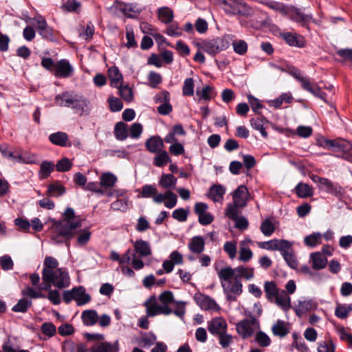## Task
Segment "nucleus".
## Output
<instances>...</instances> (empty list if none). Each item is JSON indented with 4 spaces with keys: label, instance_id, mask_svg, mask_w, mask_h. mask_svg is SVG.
<instances>
[{
    "label": "nucleus",
    "instance_id": "obj_1",
    "mask_svg": "<svg viewBox=\"0 0 352 352\" xmlns=\"http://www.w3.org/2000/svg\"><path fill=\"white\" fill-rule=\"evenodd\" d=\"M81 226L78 221L75 220V212L72 208H67L64 212V219L56 223L55 230L52 236L54 243H60V236L73 239L77 233L76 230Z\"/></svg>",
    "mask_w": 352,
    "mask_h": 352
},
{
    "label": "nucleus",
    "instance_id": "obj_2",
    "mask_svg": "<svg viewBox=\"0 0 352 352\" xmlns=\"http://www.w3.org/2000/svg\"><path fill=\"white\" fill-rule=\"evenodd\" d=\"M226 298L229 302H234L243 292L241 280L233 279L231 274L224 273L215 267Z\"/></svg>",
    "mask_w": 352,
    "mask_h": 352
},
{
    "label": "nucleus",
    "instance_id": "obj_3",
    "mask_svg": "<svg viewBox=\"0 0 352 352\" xmlns=\"http://www.w3.org/2000/svg\"><path fill=\"white\" fill-rule=\"evenodd\" d=\"M55 102L59 107H71L81 113L85 111V109L89 104V100L82 96L74 94L69 91H65L55 97Z\"/></svg>",
    "mask_w": 352,
    "mask_h": 352
},
{
    "label": "nucleus",
    "instance_id": "obj_4",
    "mask_svg": "<svg viewBox=\"0 0 352 352\" xmlns=\"http://www.w3.org/2000/svg\"><path fill=\"white\" fill-rule=\"evenodd\" d=\"M233 34H226L221 37L206 39L198 45L199 47L211 56H214L221 51L226 50L230 45Z\"/></svg>",
    "mask_w": 352,
    "mask_h": 352
},
{
    "label": "nucleus",
    "instance_id": "obj_5",
    "mask_svg": "<svg viewBox=\"0 0 352 352\" xmlns=\"http://www.w3.org/2000/svg\"><path fill=\"white\" fill-rule=\"evenodd\" d=\"M287 72L289 75L294 77L298 80L302 88L313 94L314 96L319 98L320 99L327 101V94L322 91L321 88L316 85H313L309 77L303 75V73L298 68L295 67H288Z\"/></svg>",
    "mask_w": 352,
    "mask_h": 352
},
{
    "label": "nucleus",
    "instance_id": "obj_6",
    "mask_svg": "<svg viewBox=\"0 0 352 352\" xmlns=\"http://www.w3.org/2000/svg\"><path fill=\"white\" fill-rule=\"evenodd\" d=\"M219 6L228 15L250 16L253 13L251 7L243 0H217Z\"/></svg>",
    "mask_w": 352,
    "mask_h": 352
},
{
    "label": "nucleus",
    "instance_id": "obj_7",
    "mask_svg": "<svg viewBox=\"0 0 352 352\" xmlns=\"http://www.w3.org/2000/svg\"><path fill=\"white\" fill-rule=\"evenodd\" d=\"M309 178L317 184L318 188L322 191H324L337 197H341L343 194V189L338 183H333L327 178L314 174L309 175Z\"/></svg>",
    "mask_w": 352,
    "mask_h": 352
},
{
    "label": "nucleus",
    "instance_id": "obj_8",
    "mask_svg": "<svg viewBox=\"0 0 352 352\" xmlns=\"http://www.w3.org/2000/svg\"><path fill=\"white\" fill-rule=\"evenodd\" d=\"M250 319H243L236 325V330L242 339L251 337L254 333L252 326L258 323L256 318L250 314Z\"/></svg>",
    "mask_w": 352,
    "mask_h": 352
},
{
    "label": "nucleus",
    "instance_id": "obj_9",
    "mask_svg": "<svg viewBox=\"0 0 352 352\" xmlns=\"http://www.w3.org/2000/svg\"><path fill=\"white\" fill-rule=\"evenodd\" d=\"M51 274L52 283L55 287L63 289L70 285L69 274L63 268L56 269Z\"/></svg>",
    "mask_w": 352,
    "mask_h": 352
},
{
    "label": "nucleus",
    "instance_id": "obj_10",
    "mask_svg": "<svg viewBox=\"0 0 352 352\" xmlns=\"http://www.w3.org/2000/svg\"><path fill=\"white\" fill-rule=\"evenodd\" d=\"M289 15L292 21L300 23L302 27H307L309 22L314 21L311 14H305L301 8L294 6L289 8Z\"/></svg>",
    "mask_w": 352,
    "mask_h": 352
},
{
    "label": "nucleus",
    "instance_id": "obj_11",
    "mask_svg": "<svg viewBox=\"0 0 352 352\" xmlns=\"http://www.w3.org/2000/svg\"><path fill=\"white\" fill-rule=\"evenodd\" d=\"M228 324L224 318L221 317H216L210 322H208V329L209 332L213 336H218L219 335L226 333L227 331Z\"/></svg>",
    "mask_w": 352,
    "mask_h": 352
},
{
    "label": "nucleus",
    "instance_id": "obj_12",
    "mask_svg": "<svg viewBox=\"0 0 352 352\" xmlns=\"http://www.w3.org/2000/svg\"><path fill=\"white\" fill-rule=\"evenodd\" d=\"M74 68L66 59H61L55 65L54 76L58 78H68L72 75Z\"/></svg>",
    "mask_w": 352,
    "mask_h": 352
},
{
    "label": "nucleus",
    "instance_id": "obj_13",
    "mask_svg": "<svg viewBox=\"0 0 352 352\" xmlns=\"http://www.w3.org/2000/svg\"><path fill=\"white\" fill-rule=\"evenodd\" d=\"M196 303L204 310H219V307L216 301L210 297L201 294H196L194 296Z\"/></svg>",
    "mask_w": 352,
    "mask_h": 352
},
{
    "label": "nucleus",
    "instance_id": "obj_14",
    "mask_svg": "<svg viewBox=\"0 0 352 352\" xmlns=\"http://www.w3.org/2000/svg\"><path fill=\"white\" fill-rule=\"evenodd\" d=\"M249 197V192L244 185L239 186L233 192V202L236 206L245 207Z\"/></svg>",
    "mask_w": 352,
    "mask_h": 352
},
{
    "label": "nucleus",
    "instance_id": "obj_15",
    "mask_svg": "<svg viewBox=\"0 0 352 352\" xmlns=\"http://www.w3.org/2000/svg\"><path fill=\"white\" fill-rule=\"evenodd\" d=\"M36 28L39 34L45 39L52 41L54 39L53 29L50 27L46 20L42 16H38L36 19Z\"/></svg>",
    "mask_w": 352,
    "mask_h": 352
},
{
    "label": "nucleus",
    "instance_id": "obj_16",
    "mask_svg": "<svg viewBox=\"0 0 352 352\" xmlns=\"http://www.w3.org/2000/svg\"><path fill=\"white\" fill-rule=\"evenodd\" d=\"M145 147L151 153H158L164 150V141L159 135H153L146 140Z\"/></svg>",
    "mask_w": 352,
    "mask_h": 352
},
{
    "label": "nucleus",
    "instance_id": "obj_17",
    "mask_svg": "<svg viewBox=\"0 0 352 352\" xmlns=\"http://www.w3.org/2000/svg\"><path fill=\"white\" fill-rule=\"evenodd\" d=\"M164 202L165 207L174 208L177 202V195L171 190H166L164 193H160L155 199V203L162 204Z\"/></svg>",
    "mask_w": 352,
    "mask_h": 352
},
{
    "label": "nucleus",
    "instance_id": "obj_18",
    "mask_svg": "<svg viewBox=\"0 0 352 352\" xmlns=\"http://www.w3.org/2000/svg\"><path fill=\"white\" fill-rule=\"evenodd\" d=\"M294 243L288 241V244L285 245L286 248L283 250H280L284 260L287 263L289 267L292 269H296L298 267V261L294 254L292 246Z\"/></svg>",
    "mask_w": 352,
    "mask_h": 352
},
{
    "label": "nucleus",
    "instance_id": "obj_19",
    "mask_svg": "<svg viewBox=\"0 0 352 352\" xmlns=\"http://www.w3.org/2000/svg\"><path fill=\"white\" fill-rule=\"evenodd\" d=\"M282 38L290 46L303 47L305 46V38L296 33L286 32L281 34Z\"/></svg>",
    "mask_w": 352,
    "mask_h": 352
},
{
    "label": "nucleus",
    "instance_id": "obj_20",
    "mask_svg": "<svg viewBox=\"0 0 352 352\" xmlns=\"http://www.w3.org/2000/svg\"><path fill=\"white\" fill-rule=\"evenodd\" d=\"M288 244V241L285 239H272L268 241L258 243V247L268 250H283Z\"/></svg>",
    "mask_w": 352,
    "mask_h": 352
},
{
    "label": "nucleus",
    "instance_id": "obj_21",
    "mask_svg": "<svg viewBox=\"0 0 352 352\" xmlns=\"http://www.w3.org/2000/svg\"><path fill=\"white\" fill-rule=\"evenodd\" d=\"M119 344L118 341L113 343L108 342H100L94 345L90 352H118Z\"/></svg>",
    "mask_w": 352,
    "mask_h": 352
},
{
    "label": "nucleus",
    "instance_id": "obj_22",
    "mask_svg": "<svg viewBox=\"0 0 352 352\" xmlns=\"http://www.w3.org/2000/svg\"><path fill=\"white\" fill-rule=\"evenodd\" d=\"M74 292L75 301L78 306H82L91 301V296L86 292V289L83 286L74 287Z\"/></svg>",
    "mask_w": 352,
    "mask_h": 352
},
{
    "label": "nucleus",
    "instance_id": "obj_23",
    "mask_svg": "<svg viewBox=\"0 0 352 352\" xmlns=\"http://www.w3.org/2000/svg\"><path fill=\"white\" fill-rule=\"evenodd\" d=\"M49 140L55 145L60 146H71V143L69 142L68 135L62 131H58L50 135Z\"/></svg>",
    "mask_w": 352,
    "mask_h": 352
},
{
    "label": "nucleus",
    "instance_id": "obj_24",
    "mask_svg": "<svg viewBox=\"0 0 352 352\" xmlns=\"http://www.w3.org/2000/svg\"><path fill=\"white\" fill-rule=\"evenodd\" d=\"M310 262L314 270H319L326 267L327 259L322 253L316 252L310 254Z\"/></svg>",
    "mask_w": 352,
    "mask_h": 352
},
{
    "label": "nucleus",
    "instance_id": "obj_25",
    "mask_svg": "<svg viewBox=\"0 0 352 352\" xmlns=\"http://www.w3.org/2000/svg\"><path fill=\"white\" fill-rule=\"evenodd\" d=\"M188 247L190 251L195 254H201L205 248V241L201 236H193L189 242Z\"/></svg>",
    "mask_w": 352,
    "mask_h": 352
},
{
    "label": "nucleus",
    "instance_id": "obj_26",
    "mask_svg": "<svg viewBox=\"0 0 352 352\" xmlns=\"http://www.w3.org/2000/svg\"><path fill=\"white\" fill-rule=\"evenodd\" d=\"M250 239H245L240 242L239 259L243 262L249 261L253 256L252 250L247 247V245L252 243Z\"/></svg>",
    "mask_w": 352,
    "mask_h": 352
},
{
    "label": "nucleus",
    "instance_id": "obj_27",
    "mask_svg": "<svg viewBox=\"0 0 352 352\" xmlns=\"http://www.w3.org/2000/svg\"><path fill=\"white\" fill-rule=\"evenodd\" d=\"M58 265V262L57 260L52 256H46L44 263L43 267L42 270V274H44L45 278H49L51 276L52 272L55 271L56 269H58L57 267Z\"/></svg>",
    "mask_w": 352,
    "mask_h": 352
},
{
    "label": "nucleus",
    "instance_id": "obj_28",
    "mask_svg": "<svg viewBox=\"0 0 352 352\" xmlns=\"http://www.w3.org/2000/svg\"><path fill=\"white\" fill-rule=\"evenodd\" d=\"M272 333L280 338L285 337L289 332L288 324L282 320H278L272 327Z\"/></svg>",
    "mask_w": 352,
    "mask_h": 352
},
{
    "label": "nucleus",
    "instance_id": "obj_29",
    "mask_svg": "<svg viewBox=\"0 0 352 352\" xmlns=\"http://www.w3.org/2000/svg\"><path fill=\"white\" fill-rule=\"evenodd\" d=\"M118 181L117 177L111 172L103 173L100 177V186L102 189H107L114 186Z\"/></svg>",
    "mask_w": 352,
    "mask_h": 352
},
{
    "label": "nucleus",
    "instance_id": "obj_30",
    "mask_svg": "<svg viewBox=\"0 0 352 352\" xmlns=\"http://www.w3.org/2000/svg\"><path fill=\"white\" fill-rule=\"evenodd\" d=\"M135 253L140 257H146L151 254V249L148 242L142 239L137 240L134 243Z\"/></svg>",
    "mask_w": 352,
    "mask_h": 352
},
{
    "label": "nucleus",
    "instance_id": "obj_31",
    "mask_svg": "<svg viewBox=\"0 0 352 352\" xmlns=\"http://www.w3.org/2000/svg\"><path fill=\"white\" fill-rule=\"evenodd\" d=\"M144 306L146 309L147 317H154L160 314V305L157 303L155 296H151L149 299L144 302Z\"/></svg>",
    "mask_w": 352,
    "mask_h": 352
},
{
    "label": "nucleus",
    "instance_id": "obj_32",
    "mask_svg": "<svg viewBox=\"0 0 352 352\" xmlns=\"http://www.w3.org/2000/svg\"><path fill=\"white\" fill-rule=\"evenodd\" d=\"M177 181V178L173 174H162L158 184L164 189H173L176 186Z\"/></svg>",
    "mask_w": 352,
    "mask_h": 352
},
{
    "label": "nucleus",
    "instance_id": "obj_33",
    "mask_svg": "<svg viewBox=\"0 0 352 352\" xmlns=\"http://www.w3.org/2000/svg\"><path fill=\"white\" fill-rule=\"evenodd\" d=\"M295 192L300 198H307L314 195V189L309 184L299 182L295 187Z\"/></svg>",
    "mask_w": 352,
    "mask_h": 352
},
{
    "label": "nucleus",
    "instance_id": "obj_34",
    "mask_svg": "<svg viewBox=\"0 0 352 352\" xmlns=\"http://www.w3.org/2000/svg\"><path fill=\"white\" fill-rule=\"evenodd\" d=\"M157 188L153 184H145L141 188L140 194L138 197L141 198H152L155 203V199L160 195Z\"/></svg>",
    "mask_w": 352,
    "mask_h": 352
},
{
    "label": "nucleus",
    "instance_id": "obj_35",
    "mask_svg": "<svg viewBox=\"0 0 352 352\" xmlns=\"http://www.w3.org/2000/svg\"><path fill=\"white\" fill-rule=\"evenodd\" d=\"M81 318L85 325L93 326L98 322V315L96 310L87 309L82 311Z\"/></svg>",
    "mask_w": 352,
    "mask_h": 352
},
{
    "label": "nucleus",
    "instance_id": "obj_36",
    "mask_svg": "<svg viewBox=\"0 0 352 352\" xmlns=\"http://www.w3.org/2000/svg\"><path fill=\"white\" fill-rule=\"evenodd\" d=\"M274 300L284 311H287L291 308V298L284 291L278 294Z\"/></svg>",
    "mask_w": 352,
    "mask_h": 352
},
{
    "label": "nucleus",
    "instance_id": "obj_37",
    "mask_svg": "<svg viewBox=\"0 0 352 352\" xmlns=\"http://www.w3.org/2000/svg\"><path fill=\"white\" fill-rule=\"evenodd\" d=\"M108 76L111 79V85L114 87H118L123 80L122 74L120 73L118 67L116 66L109 68Z\"/></svg>",
    "mask_w": 352,
    "mask_h": 352
},
{
    "label": "nucleus",
    "instance_id": "obj_38",
    "mask_svg": "<svg viewBox=\"0 0 352 352\" xmlns=\"http://www.w3.org/2000/svg\"><path fill=\"white\" fill-rule=\"evenodd\" d=\"M226 193L225 188L220 184L212 185L209 190V197L214 201L221 200Z\"/></svg>",
    "mask_w": 352,
    "mask_h": 352
},
{
    "label": "nucleus",
    "instance_id": "obj_39",
    "mask_svg": "<svg viewBox=\"0 0 352 352\" xmlns=\"http://www.w3.org/2000/svg\"><path fill=\"white\" fill-rule=\"evenodd\" d=\"M113 133L115 138L120 141H123L129 136L127 124L123 122H118L115 124Z\"/></svg>",
    "mask_w": 352,
    "mask_h": 352
},
{
    "label": "nucleus",
    "instance_id": "obj_40",
    "mask_svg": "<svg viewBox=\"0 0 352 352\" xmlns=\"http://www.w3.org/2000/svg\"><path fill=\"white\" fill-rule=\"evenodd\" d=\"M1 155L12 162L28 163V161H27L21 153L16 151L3 149L1 147Z\"/></svg>",
    "mask_w": 352,
    "mask_h": 352
},
{
    "label": "nucleus",
    "instance_id": "obj_41",
    "mask_svg": "<svg viewBox=\"0 0 352 352\" xmlns=\"http://www.w3.org/2000/svg\"><path fill=\"white\" fill-rule=\"evenodd\" d=\"M219 270L224 273L228 272V274H231V276L233 277V279L241 280V278L243 276V273L244 271H247V267L243 265H239L235 268H232L230 266H227Z\"/></svg>",
    "mask_w": 352,
    "mask_h": 352
},
{
    "label": "nucleus",
    "instance_id": "obj_42",
    "mask_svg": "<svg viewBox=\"0 0 352 352\" xmlns=\"http://www.w3.org/2000/svg\"><path fill=\"white\" fill-rule=\"evenodd\" d=\"M230 44H232L233 47V51L240 55L243 56L246 54L248 48V43L246 41L242 39H235V36L232 38Z\"/></svg>",
    "mask_w": 352,
    "mask_h": 352
},
{
    "label": "nucleus",
    "instance_id": "obj_43",
    "mask_svg": "<svg viewBox=\"0 0 352 352\" xmlns=\"http://www.w3.org/2000/svg\"><path fill=\"white\" fill-rule=\"evenodd\" d=\"M160 20L163 23H170L173 19V11L168 7L160 8L157 10Z\"/></svg>",
    "mask_w": 352,
    "mask_h": 352
},
{
    "label": "nucleus",
    "instance_id": "obj_44",
    "mask_svg": "<svg viewBox=\"0 0 352 352\" xmlns=\"http://www.w3.org/2000/svg\"><path fill=\"white\" fill-rule=\"evenodd\" d=\"M153 158V164L157 167H163L168 162H171V158L169 157L167 151L163 150L158 153Z\"/></svg>",
    "mask_w": 352,
    "mask_h": 352
},
{
    "label": "nucleus",
    "instance_id": "obj_45",
    "mask_svg": "<svg viewBox=\"0 0 352 352\" xmlns=\"http://www.w3.org/2000/svg\"><path fill=\"white\" fill-rule=\"evenodd\" d=\"M264 290L265 292L266 298L270 301H273L278 294L276 285L273 281L265 282L264 285Z\"/></svg>",
    "mask_w": 352,
    "mask_h": 352
},
{
    "label": "nucleus",
    "instance_id": "obj_46",
    "mask_svg": "<svg viewBox=\"0 0 352 352\" xmlns=\"http://www.w3.org/2000/svg\"><path fill=\"white\" fill-rule=\"evenodd\" d=\"M54 170V164L52 162L43 161L40 165V175L42 178H47L50 173Z\"/></svg>",
    "mask_w": 352,
    "mask_h": 352
},
{
    "label": "nucleus",
    "instance_id": "obj_47",
    "mask_svg": "<svg viewBox=\"0 0 352 352\" xmlns=\"http://www.w3.org/2000/svg\"><path fill=\"white\" fill-rule=\"evenodd\" d=\"M65 192V188L58 184H52L48 186L47 195L50 197H59Z\"/></svg>",
    "mask_w": 352,
    "mask_h": 352
},
{
    "label": "nucleus",
    "instance_id": "obj_48",
    "mask_svg": "<svg viewBox=\"0 0 352 352\" xmlns=\"http://www.w3.org/2000/svg\"><path fill=\"white\" fill-rule=\"evenodd\" d=\"M31 305V300L25 298H21L14 306H13L12 310L14 312L25 313Z\"/></svg>",
    "mask_w": 352,
    "mask_h": 352
},
{
    "label": "nucleus",
    "instance_id": "obj_49",
    "mask_svg": "<svg viewBox=\"0 0 352 352\" xmlns=\"http://www.w3.org/2000/svg\"><path fill=\"white\" fill-rule=\"evenodd\" d=\"M123 13L129 18H135L141 10L133 3L126 4L122 8Z\"/></svg>",
    "mask_w": 352,
    "mask_h": 352
},
{
    "label": "nucleus",
    "instance_id": "obj_50",
    "mask_svg": "<svg viewBox=\"0 0 352 352\" xmlns=\"http://www.w3.org/2000/svg\"><path fill=\"white\" fill-rule=\"evenodd\" d=\"M117 88H118L119 94L123 100L126 102L132 101L133 98V91L129 86H122L120 84Z\"/></svg>",
    "mask_w": 352,
    "mask_h": 352
},
{
    "label": "nucleus",
    "instance_id": "obj_51",
    "mask_svg": "<svg viewBox=\"0 0 352 352\" xmlns=\"http://www.w3.org/2000/svg\"><path fill=\"white\" fill-rule=\"evenodd\" d=\"M188 214H189V209L179 208L175 209L173 212L172 217L174 219H175L179 222H184L187 220Z\"/></svg>",
    "mask_w": 352,
    "mask_h": 352
},
{
    "label": "nucleus",
    "instance_id": "obj_52",
    "mask_svg": "<svg viewBox=\"0 0 352 352\" xmlns=\"http://www.w3.org/2000/svg\"><path fill=\"white\" fill-rule=\"evenodd\" d=\"M255 341L261 347H267L271 344V339L270 337L263 331H258L256 334Z\"/></svg>",
    "mask_w": 352,
    "mask_h": 352
},
{
    "label": "nucleus",
    "instance_id": "obj_53",
    "mask_svg": "<svg viewBox=\"0 0 352 352\" xmlns=\"http://www.w3.org/2000/svg\"><path fill=\"white\" fill-rule=\"evenodd\" d=\"M194 80L192 78H186L184 82L182 93L184 96H192L194 94Z\"/></svg>",
    "mask_w": 352,
    "mask_h": 352
},
{
    "label": "nucleus",
    "instance_id": "obj_54",
    "mask_svg": "<svg viewBox=\"0 0 352 352\" xmlns=\"http://www.w3.org/2000/svg\"><path fill=\"white\" fill-rule=\"evenodd\" d=\"M261 230L265 236H270L274 232L275 226L270 219H267L262 222L261 225Z\"/></svg>",
    "mask_w": 352,
    "mask_h": 352
},
{
    "label": "nucleus",
    "instance_id": "obj_55",
    "mask_svg": "<svg viewBox=\"0 0 352 352\" xmlns=\"http://www.w3.org/2000/svg\"><path fill=\"white\" fill-rule=\"evenodd\" d=\"M321 239V234L320 232H314L305 237L304 242L307 246L315 247L318 244Z\"/></svg>",
    "mask_w": 352,
    "mask_h": 352
},
{
    "label": "nucleus",
    "instance_id": "obj_56",
    "mask_svg": "<svg viewBox=\"0 0 352 352\" xmlns=\"http://www.w3.org/2000/svg\"><path fill=\"white\" fill-rule=\"evenodd\" d=\"M318 345V352H335L336 346L331 340L319 342Z\"/></svg>",
    "mask_w": 352,
    "mask_h": 352
},
{
    "label": "nucleus",
    "instance_id": "obj_57",
    "mask_svg": "<svg viewBox=\"0 0 352 352\" xmlns=\"http://www.w3.org/2000/svg\"><path fill=\"white\" fill-rule=\"evenodd\" d=\"M108 102L110 110L113 112H118L122 110L123 108L122 102L114 96H111L108 98Z\"/></svg>",
    "mask_w": 352,
    "mask_h": 352
},
{
    "label": "nucleus",
    "instance_id": "obj_58",
    "mask_svg": "<svg viewBox=\"0 0 352 352\" xmlns=\"http://www.w3.org/2000/svg\"><path fill=\"white\" fill-rule=\"evenodd\" d=\"M250 122L252 127L255 130L259 131L263 137L266 138L267 136V133L263 127V120L258 118H253L250 119Z\"/></svg>",
    "mask_w": 352,
    "mask_h": 352
},
{
    "label": "nucleus",
    "instance_id": "obj_59",
    "mask_svg": "<svg viewBox=\"0 0 352 352\" xmlns=\"http://www.w3.org/2000/svg\"><path fill=\"white\" fill-rule=\"evenodd\" d=\"M72 163L67 157H63L58 161L56 168L59 172H67L71 169Z\"/></svg>",
    "mask_w": 352,
    "mask_h": 352
},
{
    "label": "nucleus",
    "instance_id": "obj_60",
    "mask_svg": "<svg viewBox=\"0 0 352 352\" xmlns=\"http://www.w3.org/2000/svg\"><path fill=\"white\" fill-rule=\"evenodd\" d=\"M157 338L153 333H145L142 338L140 344L144 347H149L154 344Z\"/></svg>",
    "mask_w": 352,
    "mask_h": 352
},
{
    "label": "nucleus",
    "instance_id": "obj_61",
    "mask_svg": "<svg viewBox=\"0 0 352 352\" xmlns=\"http://www.w3.org/2000/svg\"><path fill=\"white\" fill-rule=\"evenodd\" d=\"M248 99L252 111L257 114L261 113L260 109L263 108V105L260 102L259 100L251 94L248 96Z\"/></svg>",
    "mask_w": 352,
    "mask_h": 352
},
{
    "label": "nucleus",
    "instance_id": "obj_62",
    "mask_svg": "<svg viewBox=\"0 0 352 352\" xmlns=\"http://www.w3.org/2000/svg\"><path fill=\"white\" fill-rule=\"evenodd\" d=\"M142 131V125L140 123H133L129 128V135L131 138L138 139L141 135Z\"/></svg>",
    "mask_w": 352,
    "mask_h": 352
},
{
    "label": "nucleus",
    "instance_id": "obj_63",
    "mask_svg": "<svg viewBox=\"0 0 352 352\" xmlns=\"http://www.w3.org/2000/svg\"><path fill=\"white\" fill-rule=\"evenodd\" d=\"M77 243L79 245H85L88 243L91 236V232L88 230H81L78 232Z\"/></svg>",
    "mask_w": 352,
    "mask_h": 352
},
{
    "label": "nucleus",
    "instance_id": "obj_64",
    "mask_svg": "<svg viewBox=\"0 0 352 352\" xmlns=\"http://www.w3.org/2000/svg\"><path fill=\"white\" fill-rule=\"evenodd\" d=\"M223 250L228 254L231 259L236 257V242L226 241L223 245Z\"/></svg>",
    "mask_w": 352,
    "mask_h": 352
}]
</instances>
